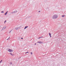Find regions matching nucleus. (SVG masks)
Returning <instances> with one entry per match:
<instances>
[{
  "label": "nucleus",
  "mask_w": 66,
  "mask_h": 66,
  "mask_svg": "<svg viewBox=\"0 0 66 66\" xmlns=\"http://www.w3.org/2000/svg\"><path fill=\"white\" fill-rule=\"evenodd\" d=\"M57 17V15L56 14H54L52 16L53 19H56Z\"/></svg>",
  "instance_id": "obj_1"
},
{
  "label": "nucleus",
  "mask_w": 66,
  "mask_h": 66,
  "mask_svg": "<svg viewBox=\"0 0 66 66\" xmlns=\"http://www.w3.org/2000/svg\"><path fill=\"white\" fill-rule=\"evenodd\" d=\"M37 43H39V44H43V42L40 41H39L37 42Z\"/></svg>",
  "instance_id": "obj_2"
},
{
  "label": "nucleus",
  "mask_w": 66,
  "mask_h": 66,
  "mask_svg": "<svg viewBox=\"0 0 66 66\" xmlns=\"http://www.w3.org/2000/svg\"><path fill=\"white\" fill-rule=\"evenodd\" d=\"M20 29V27L15 28V29H16V30H18V29Z\"/></svg>",
  "instance_id": "obj_3"
},
{
  "label": "nucleus",
  "mask_w": 66,
  "mask_h": 66,
  "mask_svg": "<svg viewBox=\"0 0 66 66\" xmlns=\"http://www.w3.org/2000/svg\"><path fill=\"white\" fill-rule=\"evenodd\" d=\"M8 12V11H7L5 13V14L4 15H7V14Z\"/></svg>",
  "instance_id": "obj_4"
},
{
  "label": "nucleus",
  "mask_w": 66,
  "mask_h": 66,
  "mask_svg": "<svg viewBox=\"0 0 66 66\" xmlns=\"http://www.w3.org/2000/svg\"><path fill=\"white\" fill-rule=\"evenodd\" d=\"M6 28V26H4L3 28V29L4 30V29H5Z\"/></svg>",
  "instance_id": "obj_5"
},
{
  "label": "nucleus",
  "mask_w": 66,
  "mask_h": 66,
  "mask_svg": "<svg viewBox=\"0 0 66 66\" xmlns=\"http://www.w3.org/2000/svg\"><path fill=\"white\" fill-rule=\"evenodd\" d=\"M49 36H50V37H51V34L50 33H49Z\"/></svg>",
  "instance_id": "obj_6"
},
{
  "label": "nucleus",
  "mask_w": 66,
  "mask_h": 66,
  "mask_svg": "<svg viewBox=\"0 0 66 66\" xmlns=\"http://www.w3.org/2000/svg\"><path fill=\"white\" fill-rule=\"evenodd\" d=\"M12 50H10V49H9L8 50V51L9 52H12Z\"/></svg>",
  "instance_id": "obj_7"
},
{
  "label": "nucleus",
  "mask_w": 66,
  "mask_h": 66,
  "mask_svg": "<svg viewBox=\"0 0 66 66\" xmlns=\"http://www.w3.org/2000/svg\"><path fill=\"white\" fill-rule=\"evenodd\" d=\"M28 26H26L25 27V28H24V29H26V28H28Z\"/></svg>",
  "instance_id": "obj_8"
},
{
  "label": "nucleus",
  "mask_w": 66,
  "mask_h": 66,
  "mask_svg": "<svg viewBox=\"0 0 66 66\" xmlns=\"http://www.w3.org/2000/svg\"><path fill=\"white\" fill-rule=\"evenodd\" d=\"M18 11L17 10H15V11H14V13H16V12H17Z\"/></svg>",
  "instance_id": "obj_9"
},
{
  "label": "nucleus",
  "mask_w": 66,
  "mask_h": 66,
  "mask_svg": "<svg viewBox=\"0 0 66 66\" xmlns=\"http://www.w3.org/2000/svg\"><path fill=\"white\" fill-rule=\"evenodd\" d=\"M11 13L13 14H15V13L13 11V12H11Z\"/></svg>",
  "instance_id": "obj_10"
},
{
  "label": "nucleus",
  "mask_w": 66,
  "mask_h": 66,
  "mask_svg": "<svg viewBox=\"0 0 66 66\" xmlns=\"http://www.w3.org/2000/svg\"><path fill=\"white\" fill-rule=\"evenodd\" d=\"M10 37H9L7 39V40H9L10 39Z\"/></svg>",
  "instance_id": "obj_11"
},
{
  "label": "nucleus",
  "mask_w": 66,
  "mask_h": 66,
  "mask_svg": "<svg viewBox=\"0 0 66 66\" xmlns=\"http://www.w3.org/2000/svg\"><path fill=\"white\" fill-rule=\"evenodd\" d=\"M10 54H11V55H12V56H13V54H12V53H10Z\"/></svg>",
  "instance_id": "obj_12"
},
{
  "label": "nucleus",
  "mask_w": 66,
  "mask_h": 66,
  "mask_svg": "<svg viewBox=\"0 0 66 66\" xmlns=\"http://www.w3.org/2000/svg\"><path fill=\"white\" fill-rule=\"evenodd\" d=\"M62 17H65V15H63L62 16Z\"/></svg>",
  "instance_id": "obj_13"
},
{
  "label": "nucleus",
  "mask_w": 66,
  "mask_h": 66,
  "mask_svg": "<svg viewBox=\"0 0 66 66\" xmlns=\"http://www.w3.org/2000/svg\"><path fill=\"white\" fill-rule=\"evenodd\" d=\"M6 20H5L4 22V23H5V22H6Z\"/></svg>",
  "instance_id": "obj_14"
},
{
  "label": "nucleus",
  "mask_w": 66,
  "mask_h": 66,
  "mask_svg": "<svg viewBox=\"0 0 66 66\" xmlns=\"http://www.w3.org/2000/svg\"><path fill=\"white\" fill-rule=\"evenodd\" d=\"M29 53V52H26L25 53Z\"/></svg>",
  "instance_id": "obj_15"
},
{
  "label": "nucleus",
  "mask_w": 66,
  "mask_h": 66,
  "mask_svg": "<svg viewBox=\"0 0 66 66\" xmlns=\"http://www.w3.org/2000/svg\"><path fill=\"white\" fill-rule=\"evenodd\" d=\"M42 37H40L39 38H42Z\"/></svg>",
  "instance_id": "obj_16"
},
{
  "label": "nucleus",
  "mask_w": 66,
  "mask_h": 66,
  "mask_svg": "<svg viewBox=\"0 0 66 66\" xmlns=\"http://www.w3.org/2000/svg\"><path fill=\"white\" fill-rule=\"evenodd\" d=\"M30 53H31V55H32V52H31Z\"/></svg>",
  "instance_id": "obj_17"
},
{
  "label": "nucleus",
  "mask_w": 66,
  "mask_h": 66,
  "mask_svg": "<svg viewBox=\"0 0 66 66\" xmlns=\"http://www.w3.org/2000/svg\"><path fill=\"white\" fill-rule=\"evenodd\" d=\"M2 60H1V61H0V63H1V62H2Z\"/></svg>",
  "instance_id": "obj_18"
},
{
  "label": "nucleus",
  "mask_w": 66,
  "mask_h": 66,
  "mask_svg": "<svg viewBox=\"0 0 66 66\" xmlns=\"http://www.w3.org/2000/svg\"><path fill=\"white\" fill-rule=\"evenodd\" d=\"M11 31H12V30L9 32V33H11Z\"/></svg>",
  "instance_id": "obj_19"
},
{
  "label": "nucleus",
  "mask_w": 66,
  "mask_h": 66,
  "mask_svg": "<svg viewBox=\"0 0 66 66\" xmlns=\"http://www.w3.org/2000/svg\"><path fill=\"white\" fill-rule=\"evenodd\" d=\"M21 39H23V38H21Z\"/></svg>",
  "instance_id": "obj_20"
},
{
  "label": "nucleus",
  "mask_w": 66,
  "mask_h": 66,
  "mask_svg": "<svg viewBox=\"0 0 66 66\" xmlns=\"http://www.w3.org/2000/svg\"><path fill=\"white\" fill-rule=\"evenodd\" d=\"M39 12H40V11H39Z\"/></svg>",
  "instance_id": "obj_21"
},
{
  "label": "nucleus",
  "mask_w": 66,
  "mask_h": 66,
  "mask_svg": "<svg viewBox=\"0 0 66 66\" xmlns=\"http://www.w3.org/2000/svg\"><path fill=\"white\" fill-rule=\"evenodd\" d=\"M35 45H36V43H35Z\"/></svg>",
  "instance_id": "obj_22"
},
{
  "label": "nucleus",
  "mask_w": 66,
  "mask_h": 66,
  "mask_svg": "<svg viewBox=\"0 0 66 66\" xmlns=\"http://www.w3.org/2000/svg\"><path fill=\"white\" fill-rule=\"evenodd\" d=\"M1 13H3V11H2Z\"/></svg>",
  "instance_id": "obj_23"
},
{
  "label": "nucleus",
  "mask_w": 66,
  "mask_h": 66,
  "mask_svg": "<svg viewBox=\"0 0 66 66\" xmlns=\"http://www.w3.org/2000/svg\"><path fill=\"white\" fill-rule=\"evenodd\" d=\"M12 64V62H11V64Z\"/></svg>",
  "instance_id": "obj_24"
},
{
  "label": "nucleus",
  "mask_w": 66,
  "mask_h": 66,
  "mask_svg": "<svg viewBox=\"0 0 66 66\" xmlns=\"http://www.w3.org/2000/svg\"><path fill=\"white\" fill-rule=\"evenodd\" d=\"M4 13V12H3V13Z\"/></svg>",
  "instance_id": "obj_25"
},
{
  "label": "nucleus",
  "mask_w": 66,
  "mask_h": 66,
  "mask_svg": "<svg viewBox=\"0 0 66 66\" xmlns=\"http://www.w3.org/2000/svg\"><path fill=\"white\" fill-rule=\"evenodd\" d=\"M0 27H1V26H0Z\"/></svg>",
  "instance_id": "obj_26"
}]
</instances>
